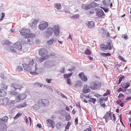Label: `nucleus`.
I'll return each mask as SVG.
<instances>
[{"instance_id":"45","label":"nucleus","mask_w":131,"mask_h":131,"mask_svg":"<svg viewBox=\"0 0 131 131\" xmlns=\"http://www.w3.org/2000/svg\"><path fill=\"white\" fill-rule=\"evenodd\" d=\"M101 8L104 10V11L105 12L107 13L108 12L109 9L108 8L103 7H101Z\"/></svg>"},{"instance_id":"36","label":"nucleus","mask_w":131,"mask_h":131,"mask_svg":"<svg viewBox=\"0 0 131 131\" xmlns=\"http://www.w3.org/2000/svg\"><path fill=\"white\" fill-rule=\"evenodd\" d=\"M34 85L36 87L41 88L43 86V84L39 83H36L34 84Z\"/></svg>"},{"instance_id":"28","label":"nucleus","mask_w":131,"mask_h":131,"mask_svg":"<svg viewBox=\"0 0 131 131\" xmlns=\"http://www.w3.org/2000/svg\"><path fill=\"white\" fill-rule=\"evenodd\" d=\"M110 2V0H104L103 2V4L105 6H107L109 5Z\"/></svg>"},{"instance_id":"24","label":"nucleus","mask_w":131,"mask_h":131,"mask_svg":"<svg viewBox=\"0 0 131 131\" xmlns=\"http://www.w3.org/2000/svg\"><path fill=\"white\" fill-rule=\"evenodd\" d=\"M26 102H24V103L21 104L16 105L15 107L18 108H21L23 107L26 106Z\"/></svg>"},{"instance_id":"59","label":"nucleus","mask_w":131,"mask_h":131,"mask_svg":"<svg viewBox=\"0 0 131 131\" xmlns=\"http://www.w3.org/2000/svg\"><path fill=\"white\" fill-rule=\"evenodd\" d=\"M110 94V93L107 90V92L106 93H105L103 95V96H105L107 95L108 94Z\"/></svg>"},{"instance_id":"4","label":"nucleus","mask_w":131,"mask_h":131,"mask_svg":"<svg viewBox=\"0 0 131 131\" xmlns=\"http://www.w3.org/2000/svg\"><path fill=\"white\" fill-rule=\"evenodd\" d=\"M57 64V63L55 61H47L44 62L43 66L45 68H48L56 66Z\"/></svg>"},{"instance_id":"19","label":"nucleus","mask_w":131,"mask_h":131,"mask_svg":"<svg viewBox=\"0 0 131 131\" xmlns=\"http://www.w3.org/2000/svg\"><path fill=\"white\" fill-rule=\"evenodd\" d=\"M0 101L3 102V105H6L8 103L9 99L7 98L4 97L3 99H1Z\"/></svg>"},{"instance_id":"2","label":"nucleus","mask_w":131,"mask_h":131,"mask_svg":"<svg viewBox=\"0 0 131 131\" xmlns=\"http://www.w3.org/2000/svg\"><path fill=\"white\" fill-rule=\"evenodd\" d=\"M21 35L25 36V40L27 43L31 45L33 43V38L35 36V34L31 33L29 29L23 28L19 31Z\"/></svg>"},{"instance_id":"25","label":"nucleus","mask_w":131,"mask_h":131,"mask_svg":"<svg viewBox=\"0 0 131 131\" xmlns=\"http://www.w3.org/2000/svg\"><path fill=\"white\" fill-rule=\"evenodd\" d=\"M8 119V117L7 116H5L2 118H0V122H6Z\"/></svg>"},{"instance_id":"27","label":"nucleus","mask_w":131,"mask_h":131,"mask_svg":"<svg viewBox=\"0 0 131 131\" xmlns=\"http://www.w3.org/2000/svg\"><path fill=\"white\" fill-rule=\"evenodd\" d=\"M101 30L102 31L103 34H105L107 36H109V33L106 31V29H105L104 28H101Z\"/></svg>"},{"instance_id":"17","label":"nucleus","mask_w":131,"mask_h":131,"mask_svg":"<svg viewBox=\"0 0 131 131\" xmlns=\"http://www.w3.org/2000/svg\"><path fill=\"white\" fill-rule=\"evenodd\" d=\"M106 45L108 50L111 49L113 47L112 42L110 40H108L107 41Z\"/></svg>"},{"instance_id":"51","label":"nucleus","mask_w":131,"mask_h":131,"mask_svg":"<svg viewBox=\"0 0 131 131\" xmlns=\"http://www.w3.org/2000/svg\"><path fill=\"white\" fill-rule=\"evenodd\" d=\"M57 127L58 128H59L61 126V123L59 122L56 125Z\"/></svg>"},{"instance_id":"12","label":"nucleus","mask_w":131,"mask_h":131,"mask_svg":"<svg viewBox=\"0 0 131 131\" xmlns=\"http://www.w3.org/2000/svg\"><path fill=\"white\" fill-rule=\"evenodd\" d=\"M13 46L16 48V49H18L20 51L22 50V46L21 43L19 41H18L15 43L13 45Z\"/></svg>"},{"instance_id":"40","label":"nucleus","mask_w":131,"mask_h":131,"mask_svg":"<svg viewBox=\"0 0 131 131\" xmlns=\"http://www.w3.org/2000/svg\"><path fill=\"white\" fill-rule=\"evenodd\" d=\"M72 73H69L68 74H66L64 75V77L65 78H67L69 79V77L71 76Z\"/></svg>"},{"instance_id":"55","label":"nucleus","mask_w":131,"mask_h":131,"mask_svg":"<svg viewBox=\"0 0 131 131\" xmlns=\"http://www.w3.org/2000/svg\"><path fill=\"white\" fill-rule=\"evenodd\" d=\"M35 42L37 44H39L40 43V41L38 39H36V40Z\"/></svg>"},{"instance_id":"34","label":"nucleus","mask_w":131,"mask_h":131,"mask_svg":"<svg viewBox=\"0 0 131 131\" xmlns=\"http://www.w3.org/2000/svg\"><path fill=\"white\" fill-rule=\"evenodd\" d=\"M8 48V49H9L10 50V51H11L13 52H16V50L14 48V47L10 46V47H7Z\"/></svg>"},{"instance_id":"37","label":"nucleus","mask_w":131,"mask_h":131,"mask_svg":"<svg viewBox=\"0 0 131 131\" xmlns=\"http://www.w3.org/2000/svg\"><path fill=\"white\" fill-rule=\"evenodd\" d=\"M22 114L20 113H18L14 118V119H16L19 117H20Z\"/></svg>"},{"instance_id":"64","label":"nucleus","mask_w":131,"mask_h":131,"mask_svg":"<svg viewBox=\"0 0 131 131\" xmlns=\"http://www.w3.org/2000/svg\"><path fill=\"white\" fill-rule=\"evenodd\" d=\"M78 118H77L75 119V124L77 125L78 124Z\"/></svg>"},{"instance_id":"48","label":"nucleus","mask_w":131,"mask_h":131,"mask_svg":"<svg viewBox=\"0 0 131 131\" xmlns=\"http://www.w3.org/2000/svg\"><path fill=\"white\" fill-rule=\"evenodd\" d=\"M122 37L124 38L125 39H127L128 38V37L127 35H122Z\"/></svg>"},{"instance_id":"29","label":"nucleus","mask_w":131,"mask_h":131,"mask_svg":"<svg viewBox=\"0 0 131 131\" xmlns=\"http://www.w3.org/2000/svg\"><path fill=\"white\" fill-rule=\"evenodd\" d=\"M54 7L58 9H60L61 8V5L59 3L55 4H54Z\"/></svg>"},{"instance_id":"41","label":"nucleus","mask_w":131,"mask_h":131,"mask_svg":"<svg viewBox=\"0 0 131 131\" xmlns=\"http://www.w3.org/2000/svg\"><path fill=\"white\" fill-rule=\"evenodd\" d=\"M101 99H102V98H101L100 99V105L102 107H103L105 108V106H106V105H105V104L102 103L103 102V100H101Z\"/></svg>"},{"instance_id":"5","label":"nucleus","mask_w":131,"mask_h":131,"mask_svg":"<svg viewBox=\"0 0 131 131\" xmlns=\"http://www.w3.org/2000/svg\"><path fill=\"white\" fill-rule=\"evenodd\" d=\"M48 23L45 21H42L40 23L38 29L41 30H45L48 27Z\"/></svg>"},{"instance_id":"43","label":"nucleus","mask_w":131,"mask_h":131,"mask_svg":"<svg viewBox=\"0 0 131 131\" xmlns=\"http://www.w3.org/2000/svg\"><path fill=\"white\" fill-rule=\"evenodd\" d=\"M92 6L91 4H89L87 5L85 7V9L86 10H88L90 9Z\"/></svg>"},{"instance_id":"10","label":"nucleus","mask_w":131,"mask_h":131,"mask_svg":"<svg viewBox=\"0 0 131 131\" xmlns=\"http://www.w3.org/2000/svg\"><path fill=\"white\" fill-rule=\"evenodd\" d=\"M97 16L99 17H104L105 15L103 11L101 9H98L96 12Z\"/></svg>"},{"instance_id":"22","label":"nucleus","mask_w":131,"mask_h":131,"mask_svg":"<svg viewBox=\"0 0 131 131\" xmlns=\"http://www.w3.org/2000/svg\"><path fill=\"white\" fill-rule=\"evenodd\" d=\"M6 94V92L3 89H0V96H4Z\"/></svg>"},{"instance_id":"57","label":"nucleus","mask_w":131,"mask_h":131,"mask_svg":"<svg viewBox=\"0 0 131 131\" xmlns=\"http://www.w3.org/2000/svg\"><path fill=\"white\" fill-rule=\"evenodd\" d=\"M2 17H1V18L0 19V20L1 21H2L3 20V18L4 17L5 15V14L3 13H2Z\"/></svg>"},{"instance_id":"16","label":"nucleus","mask_w":131,"mask_h":131,"mask_svg":"<svg viewBox=\"0 0 131 131\" xmlns=\"http://www.w3.org/2000/svg\"><path fill=\"white\" fill-rule=\"evenodd\" d=\"M89 86L86 85H85L84 86L83 89V93H87L90 92L91 90L89 88Z\"/></svg>"},{"instance_id":"63","label":"nucleus","mask_w":131,"mask_h":131,"mask_svg":"<svg viewBox=\"0 0 131 131\" xmlns=\"http://www.w3.org/2000/svg\"><path fill=\"white\" fill-rule=\"evenodd\" d=\"M78 83H79V82H77L75 84V87H77L79 86V85L78 84Z\"/></svg>"},{"instance_id":"38","label":"nucleus","mask_w":131,"mask_h":131,"mask_svg":"<svg viewBox=\"0 0 131 131\" xmlns=\"http://www.w3.org/2000/svg\"><path fill=\"white\" fill-rule=\"evenodd\" d=\"M42 58H39V61L40 63L46 60V57H42Z\"/></svg>"},{"instance_id":"1","label":"nucleus","mask_w":131,"mask_h":131,"mask_svg":"<svg viewBox=\"0 0 131 131\" xmlns=\"http://www.w3.org/2000/svg\"><path fill=\"white\" fill-rule=\"evenodd\" d=\"M60 27L57 25H54L52 27H49L44 32V36L46 38H49L52 36L53 32L54 35L58 36L60 32Z\"/></svg>"},{"instance_id":"20","label":"nucleus","mask_w":131,"mask_h":131,"mask_svg":"<svg viewBox=\"0 0 131 131\" xmlns=\"http://www.w3.org/2000/svg\"><path fill=\"white\" fill-rule=\"evenodd\" d=\"M130 84L128 82L126 83H122L121 84V86L123 88L125 89H127L128 87L129 86Z\"/></svg>"},{"instance_id":"18","label":"nucleus","mask_w":131,"mask_h":131,"mask_svg":"<svg viewBox=\"0 0 131 131\" xmlns=\"http://www.w3.org/2000/svg\"><path fill=\"white\" fill-rule=\"evenodd\" d=\"M79 75L82 80L86 81L87 80V77L83 73H80L79 74Z\"/></svg>"},{"instance_id":"3","label":"nucleus","mask_w":131,"mask_h":131,"mask_svg":"<svg viewBox=\"0 0 131 131\" xmlns=\"http://www.w3.org/2000/svg\"><path fill=\"white\" fill-rule=\"evenodd\" d=\"M23 66L25 70L27 71L30 72V73L32 75L38 74L40 72V68H38V66L37 63H36L34 67H32L31 68L30 66L26 64H23Z\"/></svg>"},{"instance_id":"39","label":"nucleus","mask_w":131,"mask_h":131,"mask_svg":"<svg viewBox=\"0 0 131 131\" xmlns=\"http://www.w3.org/2000/svg\"><path fill=\"white\" fill-rule=\"evenodd\" d=\"M120 77L119 80V82L118 83V84L120 83L122 81L123 79H124L125 77L123 75H120Z\"/></svg>"},{"instance_id":"13","label":"nucleus","mask_w":131,"mask_h":131,"mask_svg":"<svg viewBox=\"0 0 131 131\" xmlns=\"http://www.w3.org/2000/svg\"><path fill=\"white\" fill-rule=\"evenodd\" d=\"M46 122L47 124L50 126H51L53 128H54L55 123L54 121L50 119H48L46 120Z\"/></svg>"},{"instance_id":"52","label":"nucleus","mask_w":131,"mask_h":131,"mask_svg":"<svg viewBox=\"0 0 131 131\" xmlns=\"http://www.w3.org/2000/svg\"><path fill=\"white\" fill-rule=\"evenodd\" d=\"M67 83L69 85H71V81L70 79H67Z\"/></svg>"},{"instance_id":"30","label":"nucleus","mask_w":131,"mask_h":131,"mask_svg":"<svg viewBox=\"0 0 131 131\" xmlns=\"http://www.w3.org/2000/svg\"><path fill=\"white\" fill-rule=\"evenodd\" d=\"M46 88L47 90L50 92H52L54 89L53 87L49 86H46Z\"/></svg>"},{"instance_id":"21","label":"nucleus","mask_w":131,"mask_h":131,"mask_svg":"<svg viewBox=\"0 0 131 131\" xmlns=\"http://www.w3.org/2000/svg\"><path fill=\"white\" fill-rule=\"evenodd\" d=\"M7 128V126L5 123H0V130H5Z\"/></svg>"},{"instance_id":"46","label":"nucleus","mask_w":131,"mask_h":131,"mask_svg":"<svg viewBox=\"0 0 131 131\" xmlns=\"http://www.w3.org/2000/svg\"><path fill=\"white\" fill-rule=\"evenodd\" d=\"M35 61V60L34 59H32L31 61L29 63V64H28V65L30 66L32 65L34 63Z\"/></svg>"},{"instance_id":"42","label":"nucleus","mask_w":131,"mask_h":131,"mask_svg":"<svg viewBox=\"0 0 131 131\" xmlns=\"http://www.w3.org/2000/svg\"><path fill=\"white\" fill-rule=\"evenodd\" d=\"M65 117L66 118V120L67 121H69L70 119V115L68 114L66 115Z\"/></svg>"},{"instance_id":"6","label":"nucleus","mask_w":131,"mask_h":131,"mask_svg":"<svg viewBox=\"0 0 131 131\" xmlns=\"http://www.w3.org/2000/svg\"><path fill=\"white\" fill-rule=\"evenodd\" d=\"M101 85L100 82H92L90 84V88L93 90H95L99 88Z\"/></svg>"},{"instance_id":"58","label":"nucleus","mask_w":131,"mask_h":131,"mask_svg":"<svg viewBox=\"0 0 131 131\" xmlns=\"http://www.w3.org/2000/svg\"><path fill=\"white\" fill-rule=\"evenodd\" d=\"M112 118V120H113L114 121H115L116 120V118L115 117L114 115V114H113V116Z\"/></svg>"},{"instance_id":"23","label":"nucleus","mask_w":131,"mask_h":131,"mask_svg":"<svg viewBox=\"0 0 131 131\" xmlns=\"http://www.w3.org/2000/svg\"><path fill=\"white\" fill-rule=\"evenodd\" d=\"M57 40L56 39H51L47 41V43L48 45H51L54 42H55Z\"/></svg>"},{"instance_id":"9","label":"nucleus","mask_w":131,"mask_h":131,"mask_svg":"<svg viewBox=\"0 0 131 131\" xmlns=\"http://www.w3.org/2000/svg\"><path fill=\"white\" fill-rule=\"evenodd\" d=\"M27 97L26 95L24 94H20L17 97L16 100L17 102L22 100L25 99Z\"/></svg>"},{"instance_id":"32","label":"nucleus","mask_w":131,"mask_h":131,"mask_svg":"<svg viewBox=\"0 0 131 131\" xmlns=\"http://www.w3.org/2000/svg\"><path fill=\"white\" fill-rule=\"evenodd\" d=\"M23 68L21 66H18L16 69V71H18L19 72H20L21 71H22L23 70Z\"/></svg>"},{"instance_id":"14","label":"nucleus","mask_w":131,"mask_h":131,"mask_svg":"<svg viewBox=\"0 0 131 131\" xmlns=\"http://www.w3.org/2000/svg\"><path fill=\"white\" fill-rule=\"evenodd\" d=\"M103 118L105 119L106 120V119L110 120L112 119L111 112L109 111L107 112L104 116L103 117Z\"/></svg>"},{"instance_id":"8","label":"nucleus","mask_w":131,"mask_h":131,"mask_svg":"<svg viewBox=\"0 0 131 131\" xmlns=\"http://www.w3.org/2000/svg\"><path fill=\"white\" fill-rule=\"evenodd\" d=\"M12 87L16 90L17 89L20 90L23 88V86L22 85L14 83L12 84Z\"/></svg>"},{"instance_id":"62","label":"nucleus","mask_w":131,"mask_h":131,"mask_svg":"<svg viewBox=\"0 0 131 131\" xmlns=\"http://www.w3.org/2000/svg\"><path fill=\"white\" fill-rule=\"evenodd\" d=\"M59 113H60L63 116H64V114H62L63 111L62 110H59Z\"/></svg>"},{"instance_id":"50","label":"nucleus","mask_w":131,"mask_h":131,"mask_svg":"<svg viewBox=\"0 0 131 131\" xmlns=\"http://www.w3.org/2000/svg\"><path fill=\"white\" fill-rule=\"evenodd\" d=\"M0 76L1 78L3 80H5L6 79V78L4 76L3 74H1Z\"/></svg>"},{"instance_id":"35","label":"nucleus","mask_w":131,"mask_h":131,"mask_svg":"<svg viewBox=\"0 0 131 131\" xmlns=\"http://www.w3.org/2000/svg\"><path fill=\"white\" fill-rule=\"evenodd\" d=\"M34 110H38L40 107V106L38 104H35L32 107Z\"/></svg>"},{"instance_id":"15","label":"nucleus","mask_w":131,"mask_h":131,"mask_svg":"<svg viewBox=\"0 0 131 131\" xmlns=\"http://www.w3.org/2000/svg\"><path fill=\"white\" fill-rule=\"evenodd\" d=\"M38 21V20L34 19L32 22L30 24V27L32 28H35Z\"/></svg>"},{"instance_id":"56","label":"nucleus","mask_w":131,"mask_h":131,"mask_svg":"<svg viewBox=\"0 0 131 131\" xmlns=\"http://www.w3.org/2000/svg\"><path fill=\"white\" fill-rule=\"evenodd\" d=\"M52 80V79H49L48 78H47L46 79V81L48 83H50L51 81Z\"/></svg>"},{"instance_id":"47","label":"nucleus","mask_w":131,"mask_h":131,"mask_svg":"<svg viewBox=\"0 0 131 131\" xmlns=\"http://www.w3.org/2000/svg\"><path fill=\"white\" fill-rule=\"evenodd\" d=\"M1 87L2 88L5 90H6L7 88V86L4 84H2L1 85Z\"/></svg>"},{"instance_id":"61","label":"nucleus","mask_w":131,"mask_h":131,"mask_svg":"<svg viewBox=\"0 0 131 131\" xmlns=\"http://www.w3.org/2000/svg\"><path fill=\"white\" fill-rule=\"evenodd\" d=\"M60 95L61 96H62V97H63V98H65L67 99V97L65 96L62 93H61Z\"/></svg>"},{"instance_id":"26","label":"nucleus","mask_w":131,"mask_h":131,"mask_svg":"<svg viewBox=\"0 0 131 131\" xmlns=\"http://www.w3.org/2000/svg\"><path fill=\"white\" fill-rule=\"evenodd\" d=\"M87 25L89 28H91L94 26V23L93 21H90L88 22Z\"/></svg>"},{"instance_id":"33","label":"nucleus","mask_w":131,"mask_h":131,"mask_svg":"<svg viewBox=\"0 0 131 131\" xmlns=\"http://www.w3.org/2000/svg\"><path fill=\"white\" fill-rule=\"evenodd\" d=\"M84 52L86 54L90 55L91 54V51L90 49H87L85 50Z\"/></svg>"},{"instance_id":"53","label":"nucleus","mask_w":131,"mask_h":131,"mask_svg":"<svg viewBox=\"0 0 131 131\" xmlns=\"http://www.w3.org/2000/svg\"><path fill=\"white\" fill-rule=\"evenodd\" d=\"M118 58L120 60H121L123 61H124V58L121 56H118Z\"/></svg>"},{"instance_id":"49","label":"nucleus","mask_w":131,"mask_h":131,"mask_svg":"<svg viewBox=\"0 0 131 131\" xmlns=\"http://www.w3.org/2000/svg\"><path fill=\"white\" fill-rule=\"evenodd\" d=\"M71 17L72 18H77L79 17V14L74 15Z\"/></svg>"},{"instance_id":"60","label":"nucleus","mask_w":131,"mask_h":131,"mask_svg":"<svg viewBox=\"0 0 131 131\" xmlns=\"http://www.w3.org/2000/svg\"><path fill=\"white\" fill-rule=\"evenodd\" d=\"M64 67L62 68L60 70V71L61 72H62V73H64Z\"/></svg>"},{"instance_id":"44","label":"nucleus","mask_w":131,"mask_h":131,"mask_svg":"<svg viewBox=\"0 0 131 131\" xmlns=\"http://www.w3.org/2000/svg\"><path fill=\"white\" fill-rule=\"evenodd\" d=\"M89 101L90 102H92L93 103H94L95 102H96V99L93 98H91L89 100Z\"/></svg>"},{"instance_id":"11","label":"nucleus","mask_w":131,"mask_h":131,"mask_svg":"<svg viewBox=\"0 0 131 131\" xmlns=\"http://www.w3.org/2000/svg\"><path fill=\"white\" fill-rule=\"evenodd\" d=\"M39 54L42 57H46L47 55V52L46 50L43 48H42L39 50Z\"/></svg>"},{"instance_id":"54","label":"nucleus","mask_w":131,"mask_h":131,"mask_svg":"<svg viewBox=\"0 0 131 131\" xmlns=\"http://www.w3.org/2000/svg\"><path fill=\"white\" fill-rule=\"evenodd\" d=\"M124 97L123 94L122 93H120L119 95L118 96V97L119 98H123Z\"/></svg>"},{"instance_id":"31","label":"nucleus","mask_w":131,"mask_h":131,"mask_svg":"<svg viewBox=\"0 0 131 131\" xmlns=\"http://www.w3.org/2000/svg\"><path fill=\"white\" fill-rule=\"evenodd\" d=\"M100 48L101 50L103 51L106 50L107 49L106 45H101Z\"/></svg>"},{"instance_id":"7","label":"nucleus","mask_w":131,"mask_h":131,"mask_svg":"<svg viewBox=\"0 0 131 131\" xmlns=\"http://www.w3.org/2000/svg\"><path fill=\"white\" fill-rule=\"evenodd\" d=\"M39 103H41V105L43 106H48L49 103V101L47 99H43L39 101Z\"/></svg>"}]
</instances>
